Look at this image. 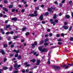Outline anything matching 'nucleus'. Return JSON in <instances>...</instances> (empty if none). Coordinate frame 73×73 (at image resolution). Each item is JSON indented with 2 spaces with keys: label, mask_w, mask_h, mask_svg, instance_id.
<instances>
[{
  "label": "nucleus",
  "mask_w": 73,
  "mask_h": 73,
  "mask_svg": "<svg viewBox=\"0 0 73 73\" xmlns=\"http://www.w3.org/2000/svg\"><path fill=\"white\" fill-rule=\"evenodd\" d=\"M7 60V59H6V58H5L4 59V62H5V61H6Z\"/></svg>",
  "instance_id": "nucleus-49"
},
{
  "label": "nucleus",
  "mask_w": 73,
  "mask_h": 73,
  "mask_svg": "<svg viewBox=\"0 0 73 73\" xmlns=\"http://www.w3.org/2000/svg\"><path fill=\"white\" fill-rule=\"evenodd\" d=\"M63 27L64 28V29H68V27L66 26H63Z\"/></svg>",
  "instance_id": "nucleus-13"
},
{
  "label": "nucleus",
  "mask_w": 73,
  "mask_h": 73,
  "mask_svg": "<svg viewBox=\"0 0 73 73\" xmlns=\"http://www.w3.org/2000/svg\"><path fill=\"white\" fill-rule=\"evenodd\" d=\"M49 41V39H48V38H47L45 40L44 42H47V41Z\"/></svg>",
  "instance_id": "nucleus-20"
},
{
  "label": "nucleus",
  "mask_w": 73,
  "mask_h": 73,
  "mask_svg": "<svg viewBox=\"0 0 73 73\" xmlns=\"http://www.w3.org/2000/svg\"><path fill=\"white\" fill-rule=\"evenodd\" d=\"M6 35H9V34H10V32H7L6 33Z\"/></svg>",
  "instance_id": "nucleus-37"
},
{
  "label": "nucleus",
  "mask_w": 73,
  "mask_h": 73,
  "mask_svg": "<svg viewBox=\"0 0 73 73\" xmlns=\"http://www.w3.org/2000/svg\"><path fill=\"white\" fill-rule=\"evenodd\" d=\"M52 24H53V25H54V26L56 24V23H54V22H52Z\"/></svg>",
  "instance_id": "nucleus-47"
},
{
  "label": "nucleus",
  "mask_w": 73,
  "mask_h": 73,
  "mask_svg": "<svg viewBox=\"0 0 73 73\" xmlns=\"http://www.w3.org/2000/svg\"><path fill=\"white\" fill-rule=\"evenodd\" d=\"M21 66V65H17V68H20Z\"/></svg>",
  "instance_id": "nucleus-34"
},
{
  "label": "nucleus",
  "mask_w": 73,
  "mask_h": 73,
  "mask_svg": "<svg viewBox=\"0 0 73 73\" xmlns=\"http://www.w3.org/2000/svg\"><path fill=\"white\" fill-rule=\"evenodd\" d=\"M66 17L67 19H69L70 17V16L68 15H66Z\"/></svg>",
  "instance_id": "nucleus-15"
},
{
  "label": "nucleus",
  "mask_w": 73,
  "mask_h": 73,
  "mask_svg": "<svg viewBox=\"0 0 73 73\" xmlns=\"http://www.w3.org/2000/svg\"><path fill=\"white\" fill-rule=\"evenodd\" d=\"M53 20L52 19H51L50 20V21L52 23H53Z\"/></svg>",
  "instance_id": "nucleus-51"
},
{
  "label": "nucleus",
  "mask_w": 73,
  "mask_h": 73,
  "mask_svg": "<svg viewBox=\"0 0 73 73\" xmlns=\"http://www.w3.org/2000/svg\"><path fill=\"white\" fill-rule=\"evenodd\" d=\"M35 45H37V43L36 41L34 42V44H33L32 45V47L33 48H35Z\"/></svg>",
  "instance_id": "nucleus-2"
},
{
  "label": "nucleus",
  "mask_w": 73,
  "mask_h": 73,
  "mask_svg": "<svg viewBox=\"0 0 73 73\" xmlns=\"http://www.w3.org/2000/svg\"><path fill=\"white\" fill-rule=\"evenodd\" d=\"M58 45H61V44H62V42H59L58 43Z\"/></svg>",
  "instance_id": "nucleus-31"
},
{
  "label": "nucleus",
  "mask_w": 73,
  "mask_h": 73,
  "mask_svg": "<svg viewBox=\"0 0 73 73\" xmlns=\"http://www.w3.org/2000/svg\"><path fill=\"white\" fill-rule=\"evenodd\" d=\"M27 64H28V63H27V62H26L24 63L23 64L24 65H27Z\"/></svg>",
  "instance_id": "nucleus-53"
},
{
  "label": "nucleus",
  "mask_w": 73,
  "mask_h": 73,
  "mask_svg": "<svg viewBox=\"0 0 73 73\" xmlns=\"http://www.w3.org/2000/svg\"><path fill=\"white\" fill-rule=\"evenodd\" d=\"M13 7V5H10L9 7V8H12Z\"/></svg>",
  "instance_id": "nucleus-24"
},
{
  "label": "nucleus",
  "mask_w": 73,
  "mask_h": 73,
  "mask_svg": "<svg viewBox=\"0 0 73 73\" xmlns=\"http://www.w3.org/2000/svg\"><path fill=\"white\" fill-rule=\"evenodd\" d=\"M37 11L35 10L34 12V14H35L34 16L35 17H36V16H37Z\"/></svg>",
  "instance_id": "nucleus-7"
},
{
  "label": "nucleus",
  "mask_w": 73,
  "mask_h": 73,
  "mask_svg": "<svg viewBox=\"0 0 73 73\" xmlns=\"http://www.w3.org/2000/svg\"><path fill=\"white\" fill-rule=\"evenodd\" d=\"M13 56V54H12L10 55V57H12Z\"/></svg>",
  "instance_id": "nucleus-59"
},
{
  "label": "nucleus",
  "mask_w": 73,
  "mask_h": 73,
  "mask_svg": "<svg viewBox=\"0 0 73 73\" xmlns=\"http://www.w3.org/2000/svg\"><path fill=\"white\" fill-rule=\"evenodd\" d=\"M12 42H9V44L11 45V44H12Z\"/></svg>",
  "instance_id": "nucleus-46"
},
{
  "label": "nucleus",
  "mask_w": 73,
  "mask_h": 73,
  "mask_svg": "<svg viewBox=\"0 0 73 73\" xmlns=\"http://www.w3.org/2000/svg\"><path fill=\"white\" fill-rule=\"evenodd\" d=\"M68 67H69L68 66H67L65 67V69H68Z\"/></svg>",
  "instance_id": "nucleus-64"
},
{
  "label": "nucleus",
  "mask_w": 73,
  "mask_h": 73,
  "mask_svg": "<svg viewBox=\"0 0 73 73\" xmlns=\"http://www.w3.org/2000/svg\"><path fill=\"white\" fill-rule=\"evenodd\" d=\"M61 40H62L61 38H59L58 39V41H59V42L61 41Z\"/></svg>",
  "instance_id": "nucleus-30"
},
{
  "label": "nucleus",
  "mask_w": 73,
  "mask_h": 73,
  "mask_svg": "<svg viewBox=\"0 0 73 73\" xmlns=\"http://www.w3.org/2000/svg\"><path fill=\"white\" fill-rule=\"evenodd\" d=\"M0 53H1L2 54H3V55L5 54V52L3 50H2L0 51Z\"/></svg>",
  "instance_id": "nucleus-9"
},
{
  "label": "nucleus",
  "mask_w": 73,
  "mask_h": 73,
  "mask_svg": "<svg viewBox=\"0 0 73 73\" xmlns=\"http://www.w3.org/2000/svg\"><path fill=\"white\" fill-rule=\"evenodd\" d=\"M65 0H63V1H62V4H63V3H65Z\"/></svg>",
  "instance_id": "nucleus-41"
},
{
  "label": "nucleus",
  "mask_w": 73,
  "mask_h": 73,
  "mask_svg": "<svg viewBox=\"0 0 73 73\" xmlns=\"http://www.w3.org/2000/svg\"><path fill=\"white\" fill-rule=\"evenodd\" d=\"M14 73H18V71H15L14 72Z\"/></svg>",
  "instance_id": "nucleus-60"
},
{
  "label": "nucleus",
  "mask_w": 73,
  "mask_h": 73,
  "mask_svg": "<svg viewBox=\"0 0 73 73\" xmlns=\"http://www.w3.org/2000/svg\"><path fill=\"white\" fill-rule=\"evenodd\" d=\"M39 19L41 21H42V20H44V19H43V15H41L39 17Z\"/></svg>",
  "instance_id": "nucleus-5"
},
{
  "label": "nucleus",
  "mask_w": 73,
  "mask_h": 73,
  "mask_svg": "<svg viewBox=\"0 0 73 73\" xmlns=\"http://www.w3.org/2000/svg\"><path fill=\"white\" fill-rule=\"evenodd\" d=\"M4 46L5 48H6L8 46V45L7 44H5L4 45Z\"/></svg>",
  "instance_id": "nucleus-23"
},
{
  "label": "nucleus",
  "mask_w": 73,
  "mask_h": 73,
  "mask_svg": "<svg viewBox=\"0 0 73 73\" xmlns=\"http://www.w3.org/2000/svg\"><path fill=\"white\" fill-rule=\"evenodd\" d=\"M3 9L4 11H6V12H7V11H8V9H7L5 7H3Z\"/></svg>",
  "instance_id": "nucleus-17"
},
{
  "label": "nucleus",
  "mask_w": 73,
  "mask_h": 73,
  "mask_svg": "<svg viewBox=\"0 0 73 73\" xmlns=\"http://www.w3.org/2000/svg\"><path fill=\"white\" fill-rule=\"evenodd\" d=\"M13 68V67H12V66H11V67H10L9 69H10V71L12 70V69Z\"/></svg>",
  "instance_id": "nucleus-28"
},
{
  "label": "nucleus",
  "mask_w": 73,
  "mask_h": 73,
  "mask_svg": "<svg viewBox=\"0 0 73 73\" xmlns=\"http://www.w3.org/2000/svg\"><path fill=\"white\" fill-rule=\"evenodd\" d=\"M14 67H15V69L17 70V64H15L14 66Z\"/></svg>",
  "instance_id": "nucleus-8"
},
{
  "label": "nucleus",
  "mask_w": 73,
  "mask_h": 73,
  "mask_svg": "<svg viewBox=\"0 0 73 73\" xmlns=\"http://www.w3.org/2000/svg\"><path fill=\"white\" fill-rule=\"evenodd\" d=\"M21 11H22V12H23V13H24V9H22L21 10Z\"/></svg>",
  "instance_id": "nucleus-57"
},
{
  "label": "nucleus",
  "mask_w": 73,
  "mask_h": 73,
  "mask_svg": "<svg viewBox=\"0 0 73 73\" xmlns=\"http://www.w3.org/2000/svg\"><path fill=\"white\" fill-rule=\"evenodd\" d=\"M48 12H46L44 14V16H46V15H48Z\"/></svg>",
  "instance_id": "nucleus-25"
},
{
  "label": "nucleus",
  "mask_w": 73,
  "mask_h": 73,
  "mask_svg": "<svg viewBox=\"0 0 73 73\" xmlns=\"http://www.w3.org/2000/svg\"><path fill=\"white\" fill-rule=\"evenodd\" d=\"M21 57V55H19V56L18 57V60H20Z\"/></svg>",
  "instance_id": "nucleus-18"
},
{
  "label": "nucleus",
  "mask_w": 73,
  "mask_h": 73,
  "mask_svg": "<svg viewBox=\"0 0 73 73\" xmlns=\"http://www.w3.org/2000/svg\"><path fill=\"white\" fill-rule=\"evenodd\" d=\"M30 66V64H28L27 66H25V68H27V67H28V66Z\"/></svg>",
  "instance_id": "nucleus-36"
},
{
  "label": "nucleus",
  "mask_w": 73,
  "mask_h": 73,
  "mask_svg": "<svg viewBox=\"0 0 73 73\" xmlns=\"http://www.w3.org/2000/svg\"><path fill=\"white\" fill-rule=\"evenodd\" d=\"M7 3H8V1H7V0H5L4 1V3H5L6 4H7Z\"/></svg>",
  "instance_id": "nucleus-38"
},
{
  "label": "nucleus",
  "mask_w": 73,
  "mask_h": 73,
  "mask_svg": "<svg viewBox=\"0 0 73 73\" xmlns=\"http://www.w3.org/2000/svg\"><path fill=\"white\" fill-rule=\"evenodd\" d=\"M58 20H57V19H55L54 21L55 23H58Z\"/></svg>",
  "instance_id": "nucleus-32"
},
{
  "label": "nucleus",
  "mask_w": 73,
  "mask_h": 73,
  "mask_svg": "<svg viewBox=\"0 0 73 73\" xmlns=\"http://www.w3.org/2000/svg\"><path fill=\"white\" fill-rule=\"evenodd\" d=\"M17 38V36H15L13 38V39H16V38Z\"/></svg>",
  "instance_id": "nucleus-62"
},
{
  "label": "nucleus",
  "mask_w": 73,
  "mask_h": 73,
  "mask_svg": "<svg viewBox=\"0 0 73 73\" xmlns=\"http://www.w3.org/2000/svg\"><path fill=\"white\" fill-rule=\"evenodd\" d=\"M45 21H42V24H45Z\"/></svg>",
  "instance_id": "nucleus-63"
},
{
  "label": "nucleus",
  "mask_w": 73,
  "mask_h": 73,
  "mask_svg": "<svg viewBox=\"0 0 73 73\" xmlns=\"http://www.w3.org/2000/svg\"><path fill=\"white\" fill-rule=\"evenodd\" d=\"M0 30V31L1 32L3 31V29H1Z\"/></svg>",
  "instance_id": "nucleus-52"
},
{
  "label": "nucleus",
  "mask_w": 73,
  "mask_h": 73,
  "mask_svg": "<svg viewBox=\"0 0 73 73\" xmlns=\"http://www.w3.org/2000/svg\"><path fill=\"white\" fill-rule=\"evenodd\" d=\"M29 16H30V17H35V14H29Z\"/></svg>",
  "instance_id": "nucleus-10"
},
{
  "label": "nucleus",
  "mask_w": 73,
  "mask_h": 73,
  "mask_svg": "<svg viewBox=\"0 0 73 73\" xmlns=\"http://www.w3.org/2000/svg\"><path fill=\"white\" fill-rule=\"evenodd\" d=\"M14 47V45L13 44H12L11 46V48H13Z\"/></svg>",
  "instance_id": "nucleus-50"
},
{
  "label": "nucleus",
  "mask_w": 73,
  "mask_h": 73,
  "mask_svg": "<svg viewBox=\"0 0 73 73\" xmlns=\"http://www.w3.org/2000/svg\"><path fill=\"white\" fill-rule=\"evenodd\" d=\"M18 55L17 54H16L15 56V57H18Z\"/></svg>",
  "instance_id": "nucleus-56"
},
{
  "label": "nucleus",
  "mask_w": 73,
  "mask_h": 73,
  "mask_svg": "<svg viewBox=\"0 0 73 73\" xmlns=\"http://www.w3.org/2000/svg\"><path fill=\"white\" fill-rule=\"evenodd\" d=\"M3 69H4V70H7V69H8V67H3Z\"/></svg>",
  "instance_id": "nucleus-14"
},
{
  "label": "nucleus",
  "mask_w": 73,
  "mask_h": 73,
  "mask_svg": "<svg viewBox=\"0 0 73 73\" xmlns=\"http://www.w3.org/2000/svg\"><path fill=\"white\" fill-rule=\"evenodd\" d=\"M17 19L16 18H12V20L13 21H17Z\"/></svg>",
  "instance_id": "nucleus-11"
},
{
  "label": "nucleus",
  "mask_w": 73,
  "mask_h": 73,
  "mask_svg": "<svg viewBox=\"0 0 73 73\" xmlns=\"http://www.w3.org/2000/svg\"><path fill=\"white\" fill-rule=\"evenodd\" d=\"M52 33H50L49 34V36H50L51 37H52Z\"/></svg>",
  "instance_id": "nucleus-39"
},
{
  "label": "nucleus",
  "mask_w": 73,
  "mask_h": 73,
  "mask_svg": "<svg viewBox=\"0 0 73 73\" xmlns=\"http://www.w3.org/2000/svg\"><path fill=\"white\" fill-rule=\"evenodd\" d=\"M69 66H73V64H68Z\"/></svg>",
  "instance_id": "nucleus-33"
},
{
  "label": "nucleus",
  "mask_w": 73,
  "mask_h": 73,
  "mask_svg": "<svg viewBox=\"0 0 73 73\" xmlns=\"http://www.w3.org/2000/svg\"><path fill=\"white\" fill-rule=\"evenodd\" d=\"M10 27V25H8L6 27V28H9V27Z\"/></svg>",
  "instance_id": "nucleus-40"
},
{
  "label": "nucleus",
  "mask_w": 73,
  "mask_h": 73,
  "mask_svg": "<svg viewBox=\"0 0 73 73\" xmlns=\"http://www.w3.org/2000/svg\"><path fill=\"white\" fill-rule=\"evenodd\" d=\"M54 68L56 69V70H60V68L58 66H54Z\"/></svg>",
  "instance_id": "nucleus-4"
},
{
  "label": "nucleus",
  "mask_w": 73,
  "mask_h": 73,
  "mask_svg": "<svg viewBox=\"0 0 73 73\" xmlns=\"http://www.w3.org/2000/svg\"><path fill=\"white\" fill-rule=\"evenodd\" d=\"M56 14H54V16L53 17L54 19H56V18L57 17H56Z\"/></svg>",
  "instance_id": "nucleus-16"
},
{
  "label": "nucleus",
  "mask_w": 73,
  "mask_h": 73,
  "mask_svg": "<svg viewBox=\"0 0 73 73\" xmlns=\"http://www.w3.org/2000/svg\"><path fill=\"white\" fill-rule=\"evenodd\" d=\"M45 36L46 37H48V36H49V35L47 34H46V35H45Z\"/></svg>",
  "instance_id": "nucleus-45"
},
{
  "label": "nucleus",
  "mask_w": 73,
  "mask_h": 73,
  "mask_svg": "<svg viewBox=\"0 0 73 73\" xmlns=\"http://www.w3.org/2000/svg\"><path fill=\"white\" fill-rule=\"evenodd\" d=\"M65 35L64 34L62 33L61 34V36H62V37H63Z\"/></svg>",
  "instance_id": "nucleus-35"
},
{
  "label": "nucleus",
  "mask_w": 73,
  "mask_h": 73,
  "mask_svg": "<svg viewBox=\"0 0 73 73\" xmlns=\"http://www.w3.org/2000/svg\"><path fill=\"white\" fill-rule=\"evenodd\" d=\"M56 37H60V35L59 34H57L56 35Z\"/></svg>",
  "instance_id": "nucleus-55"
},
{
  "label": "nucleus",
  "mask_w": 73,
  "mask_h": 73,
  "mask_svg": "<svg viewBox=\"0 0 73 73\" xmlns=\"http://www.w3.org/2000/svg\"><path fill=\"white\" fill-rule=\"evenodd\" d=\"M31 62H32L34 63L36 62V60L35 59H34L32 60H31Z\"/></svg>",
  "instance_id": "nucleus-12"
},
{
  "label": "nucleus",
  "mask_w": 73,
  "mask_h": 73,
  "mask_svg": "<svg viewBox=\"0 0 73 73\" xmlns=\"http://www.w3.org/2000/svg\"><path fill=\"white\" fill-rule=\"evenodd\" d=\"M19 53V50H18L17 51H16V53Z\"/></svg>",
  "instance_id": "nucleus-48"
},
{
  "label": "nucleus",
  "mask_w": 73,
  "mask_h": 73,
  "mask_svg": "<svg viewBox=\"0 0 73 73\" xmlns=\"http://www.w3.org/2000/svg\"><path fill=\"white\" fill-rule=\"evenodd\" d=\"M52 9H53V8L51 7L50 8H48V11H49V12H53V11H52Z\"/></svg>",
  "instance_id": "nucleus-6"
},
{
  "label": "nucleus",
  "mask_w": 73,
  "mask_h": 73,
  "mask_svg": "<svg viewBox=\"0 0 73 73\" xmlns=\"http://www.w3.org/2000/svg\"><path fill=\"white\" fill-rule=\"evenodd\" d=\"M72 26H70V29H69V31H71V29H72Z\"/></svg>",
  "instance_id": "nucleus-54"
},
{
  "label": "nucleus",
  "mask_w": 73,
  "mask_h": 73,
  "mask_svg": "<svg viewBox=\"0 0 73 73\" xmlns=\"http://www.w3.org/2000/svg\"><path fill=\"white\" fill-rule=\"evenodd\" d=\"M38 9H39V7H38V6L35 7V9H36V10H38Z\"/></svg>",
  "instance_id": "nucleus-27"
},
{
  "label": "nucleus",
  "mask_w": 73,
  "mask_h": 73,
  "mask_svg": "<svg viewBox=\"0 0 73 73\" xmlns=\"http://www.w3.org/2000/svg\"><path fill=\"white\" fill-rule=\"evenodd\" d=\"M43 43H44V41L43 40H42L39 43V44L40 45H41Z\"/></svg>",
  "instance_id": "nucleus-19"
},
{
  "label": "nucleus",
  "mask_w": 73,
  "mask_h": 73,
  "mask_svg": "<svg viewBox=\"0 0 73 73\" xmlns=\"http://www.w3.org/2000/svg\"><path fill=\"white\" fill-rule=\"evenodd\" d=\"M70 41H73V37H72L70 38Z\"/></svg>",
  "instance_id": "nucleus-21"
},
{
  "label": "nucleus",
  "mask_w": 73,
  "mask_h": 73,
  "mask_svg": "<svg viewBox=\"0 0 73 73\" xmlns=\"http://www.w3.org/2000/svg\"><path fill=\"white\" fill-rule=\"evenodd\" d=\"M29 35V32H27L26 33V35Z\"/></svg>",
  "instance_id": "nucleus-42"
},
{
  "label": "nucleus",
  "mask_w": 73,
  "mask_h": 73,
  "mask_svg": "<svg viewBox=\"0 0 73 73\" xmlns=\"http://www.w3.org/2000/svg\"><path fill=\"white\" fill-rule=\"evenodd\" d=\"M3 17H4V18H5V17H7V15H4L3 16Z\"/></svg>",
  "instance_id": "nucleus-44"
},
{
  "label": "nucleus",
  "mask_w": 73,
  "mask_h": 73,
  "mask_svg": "<svg viewBox=\"0 0 73 73\" xmlns=\"http://www.w3.org/2000/svg\"><path fill=\"white\" fill-rule=\"evenodd\" d=\"M54 3L56 4H57V5H58V2L57 1H55L54 2Z\"/></svg>",
  "instance_id": "nucleus-29"
},
{
  "label": "nucleus",
  "mask_w": 73,
  "mask_h": 73,
  "mask_svg": "<svg viewBox=\"0 0 73 73\" xmlns=\"http://www.w3.org/2000/svg\"><path fill=\"white\" fill-rule=\"evenodd\" d=\"M48 64H50V61L48 60Z\"/></svg>",
  "instance_id": "nucleus-43"
},
{
  "label": "nucleus",
  "mask_w": 73,
  "mask_h": 73,
  "mask_svg": "<svg viewBox=\"0 0 73 73\" xmlns=\"http://www.w3.org/2000/svg\"><path fill=\"white\" fill-rule=\"evenodd\" d=\"M23 73H25V70H23L22 71Z\"/></svg>",
  "instance_id": "nucleus-58"
},
{
  "label": "nucleus",
  "mask_w": 73,
  "mask_h": 73,
  "mask_svg": "<svg viewBox=\"0 0 73 73\" xmlns=\"http://www.w3.org/2000/svg\"><path fill=\"white\" fill-rule=\"evenodd\" d=\"M40 61L41 60H37L36 61V65H40Z\"/></svg>",
  "instance_id": "nucleus-3"
},
{
  "label": "nucleus",
  "mask_w": 73,
  "mask_h": 73,
  "mask_svg": "<svg viewBox=\"0 0 73 73\" xmlns=\"http://www.w3.org/2000/svg\"><path fill=\"white\" fill-rule=\"evenodd\" d=\"M48 43H44V45H45V46H47L48 45Z\"/></svg>",
  "instance_id": "nucleus-22"
},
{
  "label": "nucleus",
  "mask_w": 73,
  "mask_h": 73,
  "mask_svg": "<svg viewBox=\"0 0 73 73\" xmlns=\"http://www.w3.org/2000/svg\"><path fill=\"white\" fill-rule=\"evenodd\" d=\"M26 29V28H23L22 29V31H25Z\"/></svg>",
  "instance_id": "nucleus-26"
},
{
  "label": "nucleus",
  "mask_w": 73,
  "mask_h": 73,
  "mask_svg": "<svg viewBox=\"0 0 73 73\" xmlns=\"http://www.w3.org/2000/svg\"><path fill=\"white\" fill-rule=\"evenodd\" d=\"M12 12H15V9H13L12 10Z\"/></svg>",
  "instance_id": "nucleus-61"
},
{
  "label": "nucleus",
  "mask_w": 73,
  "mask_h": 73,
  "mask_svg": "<svg viewBox=\"0 0 73 73\" xmlns=\"http://www.w3.org/2000/svg\"><path fill=\"white\" fill-rule=\"evenodd\" d=\"M38 49L39 50L41 51L42 52H47L48 51V49L45 48L42 49V48L41 47H39Z\"/></svg>",
  "instance_id": "nucleus-1"
}]
</instances>
